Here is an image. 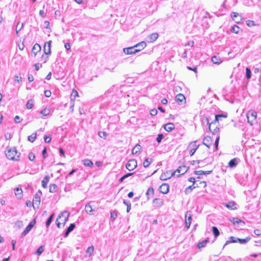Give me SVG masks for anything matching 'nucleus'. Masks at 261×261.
<instances>
[{"instance_id":"obj_46","label":"nucleus","mask_w":261,"mask_h":261,"mask_svg":"<svg viewBox=\"0 0 261 261\" xmlns=\"http://www.w3.org/2000/svg\"><path fill=\"white\" fill-rule=\"evenodd\" d=\"M50 113V110L48 109L45 108L43 110H42L40 113L42 114L44 116H46L48 115Z\"/></svg>"},{"instance_id":"obj_64","label":"nucleus","mask_w":261,"mask_h":261,"mask_svg":"<svg viewBox=\"0 0 261 261\" xmlns=\"http://www.w3.org/2000/svg\"><path fill=\"white\" fill-rule=\"evenodd\" d=\"M157 113H158V111L155 109L151 110V111L150 112V114L152 116H155L157 114Z\"/></svg>"},{"instance_id":"obj_43","label":"nucleus","mask_w":261,"mask_h":261,"mask_svg":"<svg viewBox=\"0 0 261 261\" xmlns=\"http://www.w3.org/2000/svg\"><path fill=\"white\" fill-rule=\"evenodd\" d=\"M240 28L238 25H233L231 27L230 30L232 33L239 34Z\"/></svg>"},{"instance_id":"obj_28","label":"nucleus","mask_w":261,"mask_h":261,"mask_svg":"<svg viewBox=\"0 0 261 261\" xmlns=\"http://www.w3.org/2000/svg\"><path fill=\"white\" fill-rule=\"evenodd\" d=\"M83 164L87 167H92L93 166V162L89 159H85L83 160Z\"/></svg>"},{"instance_id":"obj_27","label":"nucleus","mask_w":261,"mask_h":261,"mask_svg":"<svg viewBox=\"0 0 261 261\" xmlns=\"http://www.w3.org/2000/svg\"><path fill=\"white\" fill-rule=\"evenodd\" d=\"M142 147L139 144L136 145V146L132 149V153L133 154H137L139 152L141 149Z\"/></svg>"},{"instance_id":"obj_24","label":"nucleus","mask_w":261,"mask_h":261,"mask_svg":"<svg viewBox=\"0 0 261 261\" xmlns=\"http://www.w3.org/2000/svg\"><path fill=\"white\" fill-rule=\"evenodd\" d=\"M49 180V177L48 175L45 176L42 180V186L43 188H46Z\"/></svg>"},{"instance_id":"obj_12","label":"nucleus","mask_w":261,"mask_h":261,"mask_svg":"<svg viewBox=\"0 0 261 261\" xmlns=\"http://www.w3.org/2000/svg\"><path fill=\"white\" fill-rule=\"evenodd\" d=\"M169 186L166 183L162 184L159 187L160 192L163 194H167L169 192Z\"/></svg>"},{"instance_id":"obj_29","label":"nucleus","mask_w":261,"mask_h":261,"mask_svg":"<svg viewBox=\"0 0 261 261\" xmlns=\"http://www.w3.org/2000/svg\"><path fill=\"white\" fill-rule=\"evenodd\" d=\"M250 239H251V238L249 237H248L246 238L245 239L238 238V242L241 244H245L247 243H248L250 240Z\"/></svg>"},{"instance_id":"obj_33","label":"nucleus","mask_w":261,"mask_h":261,"mask_svg":"<svg viewBox=\"0 0 261 261\" xmlns=\"http://www.w3.org/2000/svg\"><path fill=\"white\" fill-rule=\"evenodd\" d=\"M196 187L194 186V185L188 187L185 190V193L186 195L190 194L192 192V191Z\"/></svg>"},{"instance_id":"obj_18","label":"nucleus","mask_w":261,"mask_h":261,"mask_svg":"<svg viewBox=\"0 0 261 261\" xmlns=\"http://www.w3.org/2000/svg\"><path fill=\"white\" fill-rule=\"evenodd\" d=\"M187 167L184 166L182 167H179L174 172H176V173H178L179 174L177 176H179V175H182L184 173H185L187 171Z\"/></svg>"},{"instance_id":"obj_61","label":"nucleus","mask_w":261,"mask_h":261,"mask_svg":"<svg viewBox=\"0 0 261 261\" xmlns=\"http://www.w3.org/2000/svg\"><path fill=\"white\" fill-rule=\"evenodd\" d=\"M51 91L48 90L44 91V95L47 97H49L51 96Z\"/></svg>"},{"instance_id":"obj_45","label":"nucleus","mask_w":261,"mask_h":261,"mask_svg":"<svg viewBox=\"0 0 261 261\" xmlns=\"http://www.w3.org/2000/svg\"><path fill=\"white\" fill-rule=\"evenodd\" d=\"M251 77V71L248 67L246 68V77L247 79H250Z\"/></svg>"},{"instance_id":"obj_14","label":"nucleus","mask_w":261,"mask_h":261,"mask_svg":"<svg viewBox=\"0 0 261 261\" xmlns=\"http://www.w3.org/2000/svg\"><path fill=\"white\" fill-rule=\"evenodd\" d=\"M176 101L179 102V105H182L186 102V97L182 94H178L175 97Z\"/></svg>"},{"instance_id":"obj_62","label":"nucleus","mask_w":261,"mask_h":261,"mask_svg":"<svg viewBox=\"0 0 261 261\" xmlns=\"http://www.w3.org/2000/svg\"><path fill=\"white\" fill-rule=\"evenodd\" d=\"M42 155L44 159L46 158L47 155V149L46 147H44L42 152Z\"/></svg>"},{"instance_id":"obj_59","label":"nucleus","mask_w":261,"mask_h":261,"mask_svg":"<svg viewBox=\"0 0 261 261\" xmlns=\"http://www.w3.org/2000/svg\"><path fill=\"white\" fill-rule=\"evenodd\" d=\"M44 141L47 143H49L51 140V138L49 136H45L44 137Z\"/></svg>"},{"instance_id":"obj_37","label":"nucleus","mask_w":261,"mask_h":261,"mask_svg":"<svg viewBox=\"0 0 261 261\" xmlns=\"http://www.w3.org/2000/svg\"><path fill=\"white\" fill-rule=\"evenodd\" d=\"M237 165V162L236 159H231L228 163V166L231 168L236 167Z\"/></svg>"},{"instance_id":"obj_56","label":"nucleus","mask_w":261,"mask_h":261,"mask_svg":"<svg viewBox=\"0 0 261 261\" xmlns=\"http://www.w3.org/2000/svg\"><path fill=\"white\" fill-rule=\"evenodd\" d=\"M94 251V247L93 246H90L86 250V252L87 253H89V254H91Z\"/></svg>"},{"instance_id":"obj_38","label":"nucleus","mask_w":261,"mask_h":261,"mask_svg":"<svg viewBox=\"0 0 261 261\" xmlns=\"http://www.w3.org/2000/svg\"><path fill=\"white\" fill-rule=\"evenodd\" d=\"M154 193V190L152 187H150L148 189L146 194L147 196V200L150 199L149 195H152Z\"/></svg>"},{"instance_id":"obj_34","label":"nucleus","mask_w":261,"mask_h":261,"mask_svg":"<svg viewBox=\"0 0 261 261\" xmlns=\"http://www.w3.org/2000/svg\"><path fill=\"white\" fill-rule=\"evenodd\" d=\"M152 160L151 158H146L143 162V166L145 168L148 167L150 163L152 162Z\"/></svg>"},{"instance_id":"obj_3","label":"nucleus","mask_w":261,"mask_h":261,"mask_svg":"<svg viewBox=\"0 0 261 261\" xmlns=\"http://www.w3.org/2000/svg\"><path fill=\"white\" fill-rule=\"evenodd\" d=\"M192 221V214L191 211H187L185 215V227L188 229L191 225Z\"/></svg>"},{"instance_id":"obj_23","label":"nucleus","mask_w":261,"mask_h":261,"mask_svg":"<svg viewBox=\"0 0 261 261\" xmlns=\"http://www.w3.org/2000/svg\"><path fill=\"white\" fill-rule=\"evenodd\" d=\"M14 192L18 199H21L22 197V191L21 188H16L14 189Z\"/></svg>"},{"instance_id":"obj_9","label":"nucleus","mask_w":261,"mask_h":261,"mask_svg":"<svg viewBox=\"0 0 261 261\" xmlns=\"http://www.w3.org/2000/svg\"><path fill=\"white\" fill-rule=\"evenodd\" d=\"M123 52L126 55H132L135 54L138 52V50H136V48H135V46L124 48H123Z\"/></svg>"},{"instance_id":"obj_22","label":"nucleus","mask_w":261,"mask_h":261,"mask_svg":"<svg viewBox=\"0 0 261 261\" xmlns=\"http://www.w3.org/2000/svg\"><path fill=\"white\" fill-rule=\"evenodd\" d=\"M164 129L167 132H170L175 128V126L173 123H168L164 125Z\"/></svg>"},{"instance_id":"obj_36","label":"nucleus","mask_w":261,"mask_h":261,"mask_svg":"<svg viewBox=\"0 0 261 261\" xmlns=\"http://www.w3.org/2000/svg\"><path fill=\"white\" fill-rule=\"evenodd\" d=\"M123 203L126 205L127 208H126V212L128 213L131 208V203L129 201L126 200H123Z\"/></svg>"},{"instance_id":"obj_6","label":"nucleus","mask_w":261,"mask_h":261,"mask_svg":"<svg viewBox=\"0 0 261 261\" xmlns=\"http://www.w3.org/2000/svg\"><path fill=\"white\" fill-rule=\"evenodd\" d=\"M69 216V213L66 211L61 213L58 216V218H59V219H61V221L63 222V226H65L66 223L68 221Z\"/></svg>"},{"instance_id":"obj_11","label":"nucleus","mask_w":261,"mask_h":261,"mask_svg":"<svg viewBox=\"0 0 261 261\" xmlns=\"http://www.w3.org/2000/svg\"><path fill=\"white\" fill-rule=\"evenodd\" d=\"M40 196L38 195V194L37 193L34 196L33 200V206L34 208H35L36 207L37 208H38L39 205H40Z\"/></svg>"},{"instance_id":"obj_8","label":"nucleus","mask_w":261,"mask_h":261,"mask_svg":"<svg viewBox=\"0 0 261 261\" xmlns=\"http://www.w3.org/2000/svg\"><path fill=\"white\" fill-rule=\"evenodd\" d=\"M221 117L226 118L227 116L226 115L221 114H217L215 115V119L214 121L211 122V124H209V129H211V127L213 126V125L216 124V123H218L219 121L220 120V118Z\"/></svg>"},{"instance_id":"obj_47","label":"nucleus","mask_w":261,"mask_h":261,"mask_svg":"<svg viewBox=\"0 0 261 261\" xmlns=\"http://www.w3.org/2000/svg\"><path fill=\"white\" fill-rule=\"evenodd\" d=\"M234 205H235V203L233 202H230L225 205V206L227 208H230L231 210H234L236 208L235 207H234Z\"/></svg>"},{"instance_id":"obj_16","label":"nucleus","mask_w":261,"mask_h":261,"mask_svg":"<svg viewBox=\"0 0 261 261\" xmlns=\"http://www.w3.org/2000/svg\"><path fill=\"white\" fill-rule=\"evenodd\" d=\"M153 206L156 207H161L164 203L163 200L162 199L156 198L153 200Z\"/></svg>"},{"instance_id":"obj_20","label":"nucleus","mask_w":261,"mask_h":261,"mask_svg":"<svg viewBox=\"0 0 261 261\" xmlns=\"http://www.w3.org/2000/svg\"><path fill=\"white\" fill-rule=\"evenodd\" d=\"M41 50V46L38 44L36 43L33 47L32 50V54L34 55V56H36L38 52H40Z\"/></svg>"},{"instance_id":"obj_5","label":"nucleus","mask_w":261,"mask_h":261,"mask_svg":"<svg viewBox=\"0 0 261 261\" xmlns=\"http://www.w3.org/2000/svg\"><path fill=\"white\" fill-rule=\"evenodd\" d=\"M36 223V220L35 219H33L30 223L29 224V225L26 227L25 229L23 230V231L21 233V237L23 238L25 237L27 233L29 232V231L32 229V228L33 227L34 225Z\"/></svg>"},{"instance_id":"obj_25","label":"nucleus","mask_w":261,"mask_h":261,"mask_svg":"<svg viewBox=\"0 0 261 261\" xmlns=\"http://www.w3.org/2000/svg\"><path fill=\"white\" fill-rule=\"evenodd\" d=\"M212 170H210V171H202V170H199V171H194V174H196V175H203V174H204V175H208V174H210L212 173Z\"/></svg>"},{"instance_id":"obj_58","label":"nucleus","mask_w":261,"mask_h":261,"mask_svg":"<svg viewBox=\"0 0 261 261\" xmlns=\"http://www.w3.org/2000/svg\"><path fill=\"white\" fill-rule=\"evenodd\" d=\"M29 159L31 161H34L35 159V154L32 152H30L29 154Z\"/></svg>"},{"instance_id":"obj_17","label":"nucleus","mask_w":261,"mask_h":261,"mask_svg":"<svg viewBox=\"0 0 261 261\" xmlns=\"http://www.w3.org/2000/svg\"><path fill=\"white\" fill-rule=\"evenodd\" d=\"M75 227V224L74 223H71L68 227L66 229L64 233V237H67L69 234L73 230Z\"/></svg>"},{"instance_id":"obj_60","label":"nucleus","mask_w":261,"mask_h":261,"mask_svg":"<svg viewBox=\"0 0 261 261\" xmlns=\"http://www.w3.org/2000/svg\"><path fill=\"white\" fill-rule=\"evenodd\" d=\"M22 120V119L18 116H16L14 118V121L17 123L20 122Z\"/></svg>"},{"instance_id":"obj_4","label":"nucleus","mask_w":261,"mask_h":261,"mask_svg":"<svg viewBox=\"0 0 261 261\" xmlns=\"http://www.w3.org/2000/svg\"><path fill=\"white\" fill-rule=\"evenodd\" d=\"M137 166V161L135 159L129 160L126 164V168L129 170L132 171L135 169Z\"/></svg>"},{"instance_id":"obj_54","label":"nucleus","mask_w":261,"mask_h":261,"mask_svg":"<svg viewBox=\"0 0 261 261\" xmlns=\"http://www.w3.org/2000/svg\"><path fill=\"white\" fill-rule=\"evenodd\" d=\"M164 135L162 134H160L158 135V137H156V140L158 143H160L162 141V140L164 138Z\"/></svg>"},{"instance_id":"obj_10","label":"nucleus","mask_w":261,"mask_h":261,"mask_svg":"<svg viewBox=\"0 0 261 261\" xmlns=\"http://www.w3.org/2000/svg\"><path fill=\"white\" fill-rule=\"evenodd\" d=\"M197 141H195L193 142H192L189 144V146H193V148H192L190 151V155L191 156H192L194 154L195 152L197 150V149L198 148L199 145H196Z\"/></svg>"},{"instance_id":"obj_19","label":"nucleus","mask_w":261,"mask_h":261,"mask_svg":"<svg viewBox=\"0 0 261 261\" xmlns=\"http://www.w3.org/2000/svg\"><path fill=\"white\" fill-rule=\"evenodd\" d=\"M212 143V139L211 137L210 136H206L205 137L202 142V144L205 145L207 148H210V145H211Z\"/></svg>"},{"instance_id":"obj_40","label":"nucleus","mask_w":261,"mask_h":261,"mask_svg":"<svg viewBox=\"0 0 261 261\" xmlns=\"http://www.w3.org/2000/svg\"><path fill=\"white\" fill-rule=\"evenodd\" d=\"M212 231L215 238H217L220 234L219 230L216 226H213Z\"/></svg>"},{"instance_id":"obj_51","label":"nucleus","mask_w":261,"mask_h":261,"mask_svg":"<svg viewBox=\"0 0 261 261\" xmlns=\"http://www.w3.org/2000/svg\"><path fill=\"white\" fill-rule=\"evenodd\" d=\"M43 251H44L43 246H41L38 248V249L37 250V251L36 252V253L37 255H40L43 252Z\"/></svg>"},{"instance_id":"obj_31","label":"nucleus","mask_w":261,"mask_h":261,"mask_svg":"<svg viewBox=\"0 0 261 261\" xmlns=\"http://www.w3.org/2000/svg\"><path fill=\"white\" fill-rule=\"evenodd\" d=\"M238 238H236L234 237H230L229 239V240L227 241L225 244V245H227L229 243H237L238 242Z\"/></svg>"},{"instance_id":"obj_26","label":"nucleus","mask_w":261,"mask_h":261,"mask_svg":"<svg viewBox=\"0 0 261 261\" xmlns=\"http://www.w3.org/2000/svg\"><path fill=\"white\" fill-rule=\"evenodd\" d=\"M211 60H212V62L214 64H218V65L221 63V62L222 61V60L220 58L217 57V56H215L212 57Z\"/></svg>"},{"instance_id":"obj_44","label":"nucleus","mask_w":261,"mask_h":261,"mask_svg":"<svg viewBox=\"0 0 261 261\" xmlns=\"http://www.w3.org/2000/svg\"><path fill=\"white\" fill-rule=\"evenodd\" d=\"M36 133H33L31 135L28 136V139L31 142H34L36 138Z\"/></svg>"},{"instance_id":"obj_7","label":"nucleus","mask_w":261,"mask_h":261,"mask_svg":"<svg viewBox=\"0 0 261 261\" xmlns=\"http://www.w3.org/2000/svg\"><path fill=\"white\" fill-rule=\"evenodd\" d=\"M176 174V172H172L170 171H167L165 173H164L161 174L160 176V179L162 180H166L173 176H174Z\"/></svg>"},{"instance_id":"obj_21","label":"nucleus","mask_w":261,"mask_h":261,"mask_svg":"<svg viewBox=\"0 0 261 261\" xmlns=\"http://www.w3.org/2000/svg\"><path fill=\"white\" fill-rule=\"evenodd\" d=\"M134 46H135V48H136V50H138V52H139L145 48V47L146 46V43L144 41H142V42L136 44Z\"/></svg>"},{"instance_id":"obj_49","label":"nucleus","mask_w":261,"mask_h":261,"mask_svg":"<svg viewBox=\"0 0 261 261\" xmlns=\"http://www.w3.org/2000/svg\"><path fill=\"white\" fill-rule=\"evenodd\" d=\"M208 129L212 133H213V134H215L219 130V127L218 126V125H216L213 130H212V127H211V129Z\"/></svg>"},{"instance_id":"obj_42","label":"nucleus","mask_w":261,"mask_h":261,"mask_svg":"<svg viewBox=\"0 0 261 261\" xmlns=\"http://www.w3.org/2000/svg\"><path fill=\"white\" fill-rule=\"evenodd\" d=\"M34 106V100L33 99H30L28 101L26 107L28 109H31L33 108Z\"/></svg>"},{"instance_id":"obj_53","label":"nucleus","mask_w":261,"mask_h":261,"mask_svg":"<svg viewBox=\"0 0 261 261\" xmlns=\"http://www.w3.org/2000/svg\"><path fill=\"white\" fill-rule=\"evenodd\" d=\"M98 136L101 138L105 139L107 136V134L105 132H98Z\"/></svg>"},{"instance_id":"obj_32","label":"nucleus","mask_w":261,"mask_h":261,"mask_svg":"<svg viewBox=\"0 0 261 261\" xmlns=\"http://www.w3.org/2000/svg\"><path fill=\"white\" fill-rule=\"evenodd\" d=\"M208 242H209V240L208 239H207L204 241L199 242L197 245V247L198 248H201L204 247L206 246V244Z\"/></svg>"},{"instance_id":"obj_39","label":"nucleus","mask_w":261,"mask_h":261,"mask_svg":"<svg viewBox=\"0 0 261 261\" xmlns=\"http://www.w3.org/2000/svg\"><path fill=\"white\" fill-rule=\"evenodd\" d=\"M57 186L55 184H51L49 186V192L50 193H55L56 192Z\"/></svg>"},{"instance_id":"obj_41","label":"nucleus","mask_w":261,"mask_h":261,"mask_svg":"<svg viewBox=\"0 0 261 261\" xmlns=\"http://www.w3.org/2000/svg\"><path fill=\"white\" fill-rule=\"evenodd\" d=\"M54 214H52L47 219V220L46 221V226L47 227H49L50 223L53 221V219L54 218Z\"/></svg>"},{"instance_id":"obj_35","label":"nucleus","mask_w":261,"mask_h":261,"mask_svg":"<svg viewBox=\"0 0 261 261\" xmlns=\"http://www.w3.org/2000/svg\"><path fill=\"white\" fill-rule=\"evenodd\" d=\"M159 37V35L158 33H152L149 36V38L150 40V41L153 42L155 41Z\"/></svg>"},{"instance_id":"obj_55","label":"nucleus","mask_w":261,"mask_h":261,"mask_svg":"<svg viewBox=\"0 0 261 261\" xmlns=\"http://www.w3.org/2000/svg\"><path fill=\"white\" fill-rule=\"evenodd\" d=\"M219 139H220V136H218L216 139L215 142V148L216 150L218 149Z\"/></svg>"},{"instance_id":"obj_50","label":"nucleus","mask_w":261,"mask_h":261,"mask_svg":"<svg viewBox=\"0 0 261 261\" xmlns=\"http://www.w3.org/2000/svg\"><path fill=\"white\" fill-rule=\"evenodd\" d=\"M78 96V92L76 90H73L72 93L71 94V99L72 98L73 99H75L76 97Z\"/></svg>"},{"instance_id":"obj_30","label":"nucleus","mask_w":261,"mask_h":261,"mask_svg":"<svg viewBox=\"0 0 261 261\" xmlns=\"http://www.w3.org/2000/svg\"><path fill=\"white\" fill-rule=\"evenodd\" d=\"M231 222L233 223L234 225H236L237 226H238V225L239 224L244 225L245 224L243 221L235 218H233Z\"/></svg>"},{"instance_id":"obj_1","label":"nucleus","mask_w":261,"mask_h":261,"mask_svg":"<svg viewBox=\"0 0 261 261\" xmlns=\"http://www.w3.org/2000/svg\"><path fill=\"white\" fill-rule=\"evenodd\" d=\"M6 157L11 160L18 161L19 159L20 153L17 151L15 147L7 148L5 151Z\"/></svg>"},{"instance_id":"obj_63","label":"nucleus","mask_w":261,"mask_h":261,"mask_svg":"<svg viewBox=\"0 0 261 261\" xmlns=\"http://www.w3.org/2000/svg\"><path fill=\"white\" fill-rule=\"evenodd\" d=\"M21 77L20 75H16L15 76V81L19 83L21 81Z\"/></svg>"},{"instance_id":"obj_57","label":"nucleus","mask_w":261,"mask_h":261,"mask_svg":"<svg viewBox=\"0 0 261 261\" xmlns=\"http://www.w3.org/2000/svg\"><path fill=\"white\" fill-rule=\"evenodd\" d=\"M15 225L20 228L23 226V222L22 221L18 220L15 222Z\"/></svg>"},{"instance_id":"obj_48","label":"nucleus","mask_w":261,"mask_h":261,"mask_svg":"<svg viewBox=\"0 0 261 261\" xmlns=\"http://www.w3.org/2000/svg\"><path fill=\"white\" fill-rule=\"evenodd\" d=\"M117 217V212L116 211H113L111 213V219L114 221Z\"/></svg>"},{"instance_id":"obj_15","label":"nucleus","mask_w":261,"mask_h":261,"mask_svg":"<svg viewBox=\"0 0 261 261\" xmlns=\"http://www.w3.org/2000/svg\"><path fill=\"white\" fill-rule=\"evenodd\" d=\"M51 41L46 42L44 46V52L46 55H49L50 54V48H51Z\"/></svg>"},{"instance_id":"obj_52","label":"nucleus","mask_w":261,"mask_h":261,"mask_svg":"<svg viewBox=\"0 0 261 261\" xmlns=\"http://www.w3.org/2000/svg\"><path fill=\"white\" fill-rule=\"evenodd\" d=\"M205 123L209 126V124H211V122H210V120L208 118L206 117L205 118L203 119L202 120V125H204Z\"/></svg>"},{"instance_id":"obj_13","label":"nucleus","mask_w":261,"mask_h":261,"mask_svg":"<svg viewBox=\"0 0 261 261\" xmlns=\"http://www.w3.org/2000/svg\"><path fill=\"white\" fill-rule=\"evenodd\" d=\"M85 210L86 212L90 215H93V212L96 211V209L93 208L89 203L86 204Z\"/></svg>"},{"instance_id":"obj_2","label":"nucleus","mask_w":261,"mask_h":261,"mask_svg":"<svg viewBox=\"0 0 261 261\" xmlns=\"http://www.w3.org/2000/svg\"><path fill=\"white\" fill-rule=\"evenodd\" d=\"M257 117V113L254 111H249L247 114V118L248 122L250 125H253L254 122L256 121Z\"/></svg>"}]
</instances>
